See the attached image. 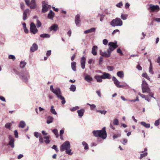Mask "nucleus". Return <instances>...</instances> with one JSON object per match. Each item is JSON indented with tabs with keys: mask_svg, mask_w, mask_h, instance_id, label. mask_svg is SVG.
Masks as SVG:
<instances>
[{
	"mask_svg": "<svg viewBox=\"0 0 160 160\" xmlns=\"http://www.w3.org/2000/svg\"><path fill=\"white\" fill-rule=\"evenodd\" d=\"M14 72L24 82H28V80L30 78L29 73L28 71L25 70L22 71L21 72H19L16 70L14 69Z\"/></svg>",
	"mask_w": 160,
	"mask_h": 160,
	"instance_id": "1",
	"label": "nucleus"
},
{
	"mask_svg": "<svg viewBox=\"0 0 160 160\" xmlns=\"http://www.w3.org/2000/svg\"><path fill=\"white\" fill-rule=\"evenodd\" d=\"M50 89L52 92L56 95L58 99L62 100V104H64L66 103L64 98L62 95V92L59 88H56L54 89L53 85H52L50 86Z\"/></svg>",
	"mask_w": 160,
	"mask_h": 160,
	"instance_id": "2",
	"label": "nucleus"
},
{
	"mask_svg": "<svg viewBox=\"0 0 160 160\" xmlns=\"http://www.w3.org/2000/svg\"><path fill=\"white\" fill-rule=\"evenodd\" d=\"M142 89L143 93L147 92L149 94L151 93V90L148 86V84L144 80H143L142 84Z\"/></svg>",
	"mask_w": 160,
	"mask_h": 160,
	"instance_id": "3",
	"label": "nucleus"
},
{
	"mask_svg": "<svg viewBox=\"0 0 160 160\" xmlns=\"http://www.w3.org/2000/svg\"><path fill=\"white\" fill-rule=\"evenodd\" d=\"M110 25L114 27L116 26H121L122 25V22L120 18H116L111 21Z\"/></svg>",
	"mask_w": 160,
	"mask_h": 160,
	"instance_id": "4",
	"label": "nucleus"
},
{
	"mask_svg": "<svg viewBox=\"0 0 160 160\" xmlns=\"http://www.w3.org/2000/svg\"><path fill=\"white\" fill-rule=\"evenodd\" d=\"M71 146L69 142L66 141L62 144L60 147V150L61 152H63L67 149L68 148H70Z\"/></svg>",
	"mask_w": 160,
	"mask_h": 160,
	"instance_id": "5",
	"label": "nucleus"
},
{
	"mask_svg": "<svg viewBox=\"0 0 160 160\" xmlns=\"http://www.w3.org/2000/svg\"><path fill=\"white\" fill-rule=\"evenodd\" d=\"M42 12L43 13H44L48 11V9L50 8L51 6L48 5L47 2L45 1H43L42 2Z\"/></svg>",
	"mask_w": 160,
	"mask_h": 160,
	"instance_id": "6",
	"label": "nucleus"
},
{
	"mask_svg": "<svg viewBox=\"0 0 160 160\" xmlns=\"http://www.w3.org/2000/svg\"><path fill=\"white\" fill-rule=\"evenodd\" d=\"M149 7L148 9L150 12H158L160 10V8L158 5H154L152 4L149 5Z\"/></svg>",
	"mask_w": 160,
	"mask_h": 160,
	"instance_id": "7",
	"label": "nucleus"
},
{
	"mask_svg": "<svg viewBox=\"0 0 160 160\" xmlns=\"http://www.w3.org/2000/svg\"><path fill=\"white\" fill-rule=\"evenodd\" d=\"M49 135L44 136L42 137V136H40L39 140L40 142L43 143L44 142L46 144H48L50 142Z\"/></svg>",
	"mask_w": 160,
	"mask_h": 160,
	"instance_id": "8",
	"label": "nucleus"
},
{
	"mask_svg": "<svg viewBox=\"0 0 160 160\" xmlns=\"http://www.w3.org/2000/svg\"><path fill=\"white\" fill-rule=\"evenodd\" d=\"M109 48L107 50L111 53L115 48L118 47L117 42H109L108 43Z\"/></svg>",
	"mask_w": 160,
	"mask_h": 160,
	"instance_id": "9",
	"label": "nucleus"
},
{
	"mask_svg": "<svg viewBox=\"0 0 160 160\" xmlns=\"http://www.w3.org/2000/svg\"><path fill=\"white\" fill-rule=\"evenodd\" d=\"M105 127H103L102 130H99V135L98 137L104 139H106L107 137V132L105 130Z\"/></svg>",
	"mask_w": 160,
	"mask_h": 160,
	"instance_id": "10",
	"label": "nucleus"
},
{
	"mask_svg": "<svg viewBox=\"0 0 160 160\" xmlns=\"http://www.w3.org/2000/svg\"><path fill=\"white\" fill-rule=\"evenodd\" d=\"M30 31L33 34H35L38 32V30L33 22L31 23L30 25Z\"/></svg>",
	"mask_w": 160,
	"mask_h": 160,
	"instance_id": "11",
	"label": "nucleus"
},
{
	"mask_svg": "<svg viewBox=\"0 0 160 160\" xmlns=\"http://www.w3.org/2000/svg\"><path fill=\"white\" fill-rule=\"evenodd\" d=\"M112 80L113 82L114 83L115 85L118 88H122L124 87V86L123 85H120V82L114 76L112 77Z\"/></svg>",
	"mask_w": 160,
	"mask_h": 160,
	"instance_id": "12",
	"label": "nucleus"
},
{
	"mask_svg": "<svg viewBox=\"0 0 160 160\" xmlns=\"http://www.w3.org/2000/svg\"><path fill=\"white\" fill-rule=\"evenodd\" d=\"M80 16L79 14H77L75 17V22L77 26H80L81 24Z\"/></svg>",
	"mask_w": 160,
	"mask_h": 160,
	"instance_id": "13",
	"label": "nucleus"
},
{
	"mask_svg": "<svg viewBox=\"0 0 160 160\" xmlns=\"http://www.w3.org/2000/svg\"><path fill=\"white\" fill-rule=\"evenodd\" d=\"M111 53L108 50H107V53L106 52H102L101 50L100 51V54L102 57H104L106 58L109 57L111 55Z\"/></svg>",
	"mask_w": 160,
	"mask_h": 160,
	"instance_id": "14",
	"label": "nucleus"
},
{
	"mask_svg": "<svg viewBox=\"0 0 160 160\" xmlns=\"http://www.w3.org/2000/svg\"><path fill=\"white\" fill-rule=\"evenodd\" d=\"M58 28V25L56 24H52L49 28V29L50 31H53L54 32H56Z\"/></svg>",
	"mask_w": 160,
	"mask_h": 160,
	"instance_id": "15",
	"label": "nucleus"
},
{
	"mask_svg": "<svg viewBox=\"0 0 160 160\" xmlns=\"http://www.w3.org/2000/svg\"><path fill=\"white\" fill-rule=\"evenodd\" d=\"M9 139L10 140L9 144L10 145L12 148H13L14 147V140L13 137L10 135L9 136Z\"/></svg>",
	"mask_w": 160,
	"mask_h": 160,
	"instance_id": "16",
	"label": "nucleus"
},
{
	"mask_svg": "<svg viewBox=\"0 0 160 160\" xmlns=\"http://www.w3.org/2000/svg\"><path fill=\"white\" fill-rule=\"evenodd\" d=\"M102 77L103 79H110L111 78V76L109 73L103 72L102 73Z\"/></svg>",
	"mask_w": 160,
	"mask_h": 160,
	"instance_id": "17",
	"label": "nucleus"
},
{
	"mask_svg": "<svg viewBox=\"0 0 160 160\" xmlns=\"http://www.w3.org/2000/svg\"><path fill=\"white\" fill-rule=\"evenodd\" d=\"M86 62V58L84 57L83 56L81 58V68L82 69H84L85 68V63Z\"/></svg>",
	"mask_w": 160,
	"mask_h": 160,
	"instance_id": "18",
	"label": "nucleus"
},
{
	"mask_svg": "<svg viewBox=\"0 0 160 160\" xmlns=\"http://www.w3.org/2000/svg\"><path fill=\"white\" fill-rule=\"evenodd\" d=\"M31 9H34L36 7L35 0H31L30 2V6H29Z\"/></svg>",
	"mask_w": 160,
	"mask_h": 160,
	"instance_id": "19",
	"label": "nucleus"
},
{
	"mask_svg": "<svg viewBox=\"0 0 160 160\" xmlns=\"http://www.w3.org/2000/svg\"><path fill=\"white\" fill-rule=\"evenodd\" d=\"M38 49V46L35 43H33L32 46L30 48V51L32 52H33L37 50Z\"/></svg>",
	"mask_w": 160,
	"mask_h": 160,
	"instance_id": "20",
	"label": "nucleus"
},
{
	"mask_svg": "<svg viewBox=\"0 0 160 160\" xmlns=\"http://www.w3.org/2000/svg\"><path fill=\"white\" fill-rule=\"evenodd\" d=\"M55 15L54 13L51 10L48 14V18L51 20H52Z\"/></svg>",
	"mask_w": 160,
	"mask_h": 160,
	"instance_id": "21",
	"label": "nucleus"
},
{
	"mask_svg": "<svg viewBox=\"0 0 160 160\" xmlns=\"http://www.w3.org/2000/svg\"><path fill=\"white\" fill-rule=\"evenodd\" d=\"M85 80L89 82H91L92 80V78L90 76L86 74L84 78Z\"/></svg>",
	"mask_w": 160,
	"mask_h": 160,
	"instance_id": "22",
	"label": "nucleus"
},
{
	"mask_svg": "<svg viewBox=\"0 0 160 160\" xmlns=\"http://www.w3.org/2000/svg\"><path fill=\"white\" fill-rule=\"evenodd\" d=\"M94 78L96 80L97 82H101L102 81L101 76L96 75L94 76Z\"/></svg>",
	"mask_w": 160,
	"mask_h": 160,
	"instance_id": "23",
	"label": "nucleus"
},
{
	"mask_svg": "<svg viewBox=\"0 0 160 160\" xmlns=\"http://www.w3.org/2000/svg\"><path fill=\"white\" fill-rule=\"evenodd\" d=\"M98 49V47L97 46H93L92 48V53L94 55H96L97 54V50Z\"/></svg>",
	"mask_w": 160,
	"mask_h": 160,
	"instance_id": "24",
	"label": "nucleus"
},
{
	"mask_svg": "<svg viewBox=\"0 0 160 160\" xmlns=\"http://www.w3.org/2000/svg\"><path fill=\"white\" fill-rule=\"evenodd\" d=\"M84 111L85 110L83 109H81L77 111L79 117L81 118L83 115Z\"/></svg>",
	"mask_w": 160,
	"mask_h": 160,
	"instance_id": "25",
	"label": "nucleus"
},
{
	"mask_svg": "<svg viewBox=\"0 0 160 160\" xmlns=\"http://www.w3.org/2000/svg\"><path fill=\"white\" fill-rule=\"evenodd\" d=\"M95 29L94 28H92L90 29L85 30L84 31V33L87 34L93 32L95 31Z\"/></svg>",
	"mask_w": 160,
	"mask_h": 160,
	"instance_id": "26",
	"label": "nucleus"
},
{
	"mask_svg": "<svg viewBox=\"0 0 160 160\" xmlns=\"http://www.w3.org/2000/svg\"><path fill=\"white\" fill-rule=\"evenodd\" d=\"M117 76L121 78H122L124 77V72L123 71H121L117 72Z\"/></svg>",
	"mask_w": 160,
	"mask_h": 160,
	"instance_id": "27",
	"label": "nucleus"
},
{
	"mask_svg": "<svg viewBox=\"0 0 160 160\" xmlns=\"http://www.w3.org/2000/svg\"><path fill=\"white\" fill-rule=\"evenodd\" d=\"M76 63L75 62H72L71 63V67L72 70L76 72Z\"/></svg>",
	"mask_w": 160,
	"mask_h": 160,
	"instance_id": "28",
	"label": "nucleus"
},
{
	"mask_svg": "<svg viewBox=\"0 0 160 160\" xmlns=\"http://www.w3.org/2000/svg\"><path fill=\"white\" fill-rule=\"evenodd\" d=\"M53 118L50 116H49L47 117V123L48 124H50L53 122Z\"/></svg>",
	"mask_w": 160,
	"mask_h": 160,
	"instance_id": "29",
	"label": "nucleus"
},
{
	"mask_svg": "<svg viewBox=\"0 0 160 160\" xmlns=\"http://www.w3.org/2000/svg\"><path fill=\"white\" fill-rule=\"evenodd\" d=\"M26 125V123L23 121H20L18 125V127L20 128H23Z\"/></svg>",
	"mask_w": 160,
	"mask_h": 160,
	"instance_id": "30",
	"label": "nucleus"
},
{
	"mask_svg": "<svg viewBox=\"0 0 160 160\" xmlns=\"http://www.w3.org/2000/svg\"><path fill=\"white\" fill-rule=\"evenodd\" d=\"M141 125L147 128H148L150 127V124L148 123H146L145 122H141Z\"/></svg>",
	"mask_w": 160,
	"mask_h": 160,
	"instance_id": "31",
	"label": "nucleus"
},
{
	"mask_svg": "<svg viewBox=\"0 0 160 160\" xmlns=\"http://www.w3.org/2000/svg\"><path fill=\"white\" fill-rule=\"evenodd\" d=\"M71 151L72 150L70 149V148H68L65 150V152L66 154L69 155H72L73 154V153Z\"/></svg>",
	"mask_w": 160,
	"mask_h": 160,
	"instance_id": "32",
	"label": "nucleus"
},
{
	"mask_svg": "<svg viewBox=\"0 0 160 160\" xmlns=\"http://www.w3.org/2000/svg\"><path fill=\"white\" fill-rule=\"evenodd\" d=\"M40 36L42 38H48L50 37V36L49 34H47V33H44V34H41L40 35Z\"/></svg>",
	"mask_w": 160,
	"mask_h": 160,
	"instance_id": "33",
	"label": "nucleus"
},
{
	"mask_svg": "<svg viewBox=\"0 0 160 160\" xmlns=\"http://www.w3.org/2000/svg\"><path fill=\"white\" fill-rule=\"evenodd\" d=\"M99 130H94L92 131V133L93 135L95 137H98L99 133Z\"/></svg>",
	"mask_w": 160,
	"mask_h": 160,
	"instance_id": "34",
	"label": "nucleus"
},
{
	"mask_svg": "<svg viewBox=\"0 0 160 160\" xmlns=\"http://www.w3.org/2000/svg\"><path fill=\"white\" fill-rule=\"evenodd\" d=\"M26 64V62H25L24 61H21L20 63V66L21 68H23L25 66Z\"/></svg>",
	"mask_w": 160,
	"mask_h": 160,
	"instance_id": "35",
	"label": "nucleus"
},
{
	"mask_svg": "<svg viewBox=\"0 0 160 160\" xmlns=\"http://www.w3.org/2000/svg\"><path fill=\"white\" fill-rule=\"evenodd\" d=\"M53 108L54 106H51L50 111L53 114L56 115L57 114V113L56 112L55 109H54Z\"/></svg>",
	"mask_w": 160,
	"mask_h": 160,
	"instance_id": "36",
	"label": "nucleus"
},
{
	"mask_svg": "<svg viewBox=\"0 0 160 160\" xmlns=\"http://www.w3.org/2000/svg\"><path fill=\"white\" fill-rule=\"evenodd\" d=\"M52 132L55 134L57 138H58L59 136L58 131L57 129H55L52 130Z\"/></svg>",
	"mask_w": 160,
	"mask_h": 160,
	"instance_id": "37",
	"label": "nucleus"
},
{
	"mask_svg": "<svg viewBox=\"0 0 160 160\" xmlns=\"http://www.w3.org/2000/svg\"><path fill=\"white\" fill-rule=\"evenodd\" d=\"M69 89L71 91L74 92L76 90V87L75 86V85H74L73 84H72L71 86V87Z\"/></svg>",
	"mask_w": 160,
	"mask_h": 160,
	"instance_id": "38",
	"label": "nucleus"
},
{
	"mask_svg": "<svg viewBox=\"0 0 160 160\" xmlns=\"http://www.w3.org/2000/svg\"><path fill=\"white\" fill-rule=\"evenodd\" d=\"M142 77H144L147 79H148V80L150 81V78H149L147 73H143L142 75Z\"/></svg>",
	"mask_w": 160,
	"mask_h": 160,
	"instance_id": "39",
	"label": "nucleus"
},
{
	"mask_svg": "<svg viewBox=\"0 0 160 160\" xmlns=\"http://www.w3.org/2000/svg\"><path fill=\"white\" fill-rule=\"evenodd\" d=\"M149 71L150 73L152 74H153V72L152 71V63H151V65H150Z\"/></svg>",
	"mask_w": 160,
	"mask_h": 160,
	"instance_id": "40",
	"label": "nucleus"
},
{
	"mask_svg": "<svg viewBox=\"0 0 160 160\" xmlns=\"http://www.w3.org/2000/svg\"><path fill=\"white\" fill-rule=\"evenodd\" d=\"M128 15L127 14H122L121 15V18L123 20H126L127 19Z\"/></svg>",
	"mask_w": 160,
	"mask_h": 160,
	"instance_id": "41",
	"label": "nucleus"
},
{
	"mask_svg": "<svg viewBox=\"0 0 160 160\" xmlns=\"http://www.w3.org/2000/svg\"><path fill=\"white\" fill-rule=\"evenodd\" d=\"M79 108L78 106H76L75 107L70 108V110L72 112H74Z\"/></svg>",
	"mask_w": 160,
	"mask_h": 160,
	"instance_id": "42",
	"label": "nucleus"
},
{
	"mask_svg": "<svg viewBox=\"0 0 160 160\" xmlns=\"http://www.w3.org/2000/svg\"><path fill=\"white\" fill-rule=\"evenodd\" d=\"M82 144L84 146V149L85 150L88 149V147L87 144L85 142H82Z\"/></svg>",
	"mask_w": 160,
	"mask_h": 160,
	"instance_id": "43",
	"label": "nucleus"
},
{
	"mask_svg": "<svg viewBox=\"0 0 160 160\" xmlns=\"http://www.w3.org/2000/svg\"><path fill=\"white\" fill-rule=\"evenodd\" d=\"M147 152H145L143 153H142L140 154V159H141L143 157L146 156L147 155Z\"/></svg>",
	"mask_w": 160,
	"mask_h": 160,
	"instance_id": "44",
	"label": "nucleus"
},
{
	"mask_svg": "<svg viewBox=\"0 0 160 160\" xmlns=\"http://www.w3.org/2000/svg\"><path fill=\"white\" fill-rule=\"evenodd\" d=\"M96 112H100L101 114H103L104 115H105L107 112V111H105V110L102 111V110H97L96 111Z\"/></svg>",
	"mask_w": 160,
	"mask_h": 160,
	"instance_id": "45",
	"label": "nucleus"
},
{
	"mask_svg": "<svg viewBox=\"0 0 160 160\" xmlns=\"http://www.w3.org/2000/svg\"><path fill=\"white\" fill-rule=\"evenodd\" d=\"M100 17V21L101 22H102L103 19L104 18V17L105 16L102 14H99L98 16H97V17Z\"/></svg>",
	"mask_w": 160,
	"mask_h": 160,
	"instance_id": "46",
	"label": "nucleus"
},
{
	"mask_svg": "<svg viewBox=\"0 0 160 160\" xmlns=\"http://www.w3.org/2000/svg\"><path fill=\"white\" fill-rule=\"evenodd\" d=\"M123 4L122 2H120L116 5L117 7L119 8H121Z\"/></svg>",
	"mask_w": 160,
	"mask_h": 160,
	"instance_id": "47",
	"label": "nucleus"
},
{
	"mask_svg": "<svg viewBox=\"0 0 160 160\" xmlns=\"http://www.w3.org/2000/svg\"><path fill=\"white\" fill-rule=\"evenodd\" d=\"M107 68L109 71H112L114 69V67L112 66H107Z\"/></svg>",
	"mask_w": 160,
	"mask_h": 160,
	"instance_id": "48",
	"label": "nucleus"
},
{
	"mask_svg": "<svg viewBox=\"0 0 160 160\" xmlns=\"http://www.w3.org/2000/svg\"><path fill=\"white\" fill-rule=\"evenodd\" d=\"M8 58L9 59H12L13 61H14L16 59V58L14 55H10L8 56Z\"/></svg>",
	"mask_w": 160,
	"mask_h": 160,
	"instance_id": "49",
	"label": "nucleus"
},
{
	"mask_svg": "<svg viewBox=\"0 0 160 160\" xmlns=\"http://www.w3.org/2000/svg\"><path fill=\"white\" fill-rule=\"evenodd\" d=\"M12 125V123H6L5 126L6 128H9Z\"/></svg>",
	"mask_w": 160,
	"mask_h": 160,
	"instance_id": "50",
	"label": "nucleus"
},
{
	"mask_svg": "<svg viewBox=\"0 0 160 160\" xmlns=\"http://www.w3.org/2000/svg\"><path fill=\"white\" fill-rule=\"evenodd\" d=\"M113 124L115 125L118 124V120L117 119H115L113 120Z\"/></svg>",
	"mask_w": 160,
	"mask_h": 160,
	"instance_id": "51",
	"label": "nucleus"
},
{
	"mask_svg": "<svg viewBox=\"0 0 160 160\" xmlns=\"http://www.w3.org/2000/svg\"><path fill=\"white\" fill-rule=\"evenodd\" d=\"M36 25L37 28H39L40 27L41 25V22L39 20H37Z\"/></svg>",
	"mask_w": 160,
	"mask_h": 160,
	"instance_id": "52",
	"label": "nucleus"
},
{
	"mask_svg": "<svg viewBox=\"0 0 160 160\" xmlns=\"http://www.w3.org/2000/svg\"><path fill=\"white\" fill-rule=\"evenodd\" d=\"M121 136V134H114L113 136V139H116L120 137Z\"/></svg>",
	"mask_w": 160,
	"mask_h": 160,
	"instance_id": "53",
	"label": "nucleus"
},
{
	"mask_svg": "<svg viewBox=\"0 0 160 160\" xmlns=\"http://www.w3.org/2000/svg\"><path fill=\"white\" fill-rule=\"evenodd\" d=\"M34 134V136L37 138L39 137L40 136H41L40 133H39L38 132H35Z\"/></svg>",
	"mask_w": 160,
	"mask_h": 160,
	"instance_id": "54",
	"label": "nucleus"
},
{
	"mask_svg": "<svg viewBox=\"0 0 160 160\" xmlns=\"http://www.w3.org/2000/svg\"><path fill=\"white\" fill-rule=\"evenodd\" d=\"M122 143L124 145H125L128 142V139L125 138H123L122 139Z\"/></svg>",
	"mask_w": 160,
	"mask_h": 160,
	"instance_id": "55",
	"label": "nucleus"
},
{
	"mask_svg": "<svg viewBox=\"0 0 160 160\" xmlns=\"http://www.w3.org/2000/svg\"><path fill=\"white\" fill-rule=\"evenodd\" d=\"M52 149H54L56 152H58V149L57 148V146L56 145H53V146L52 147Z\"/></svg>",
	"mask_w": 160,
	"mask_h": 160,
	"instance_id": "56",
	"label": "nucleus"
},
{
	"mask_svg": "<svg viewBox=\"0 0 160 160\" xmlns=\"http://www.w3.org/2000/svg\"><path fill=\"white\" fill-rule=\"evenodd\" d=\"M160 124V121L158 119L156 120L154 123V125L155 126H158Z\"/></svg>",
	"mask_w": 160,
	"mask_h": 160,
	"instance_id": "57",
	"label": "nucleus"
},
{
	"mask_svg": "<svg viewBox=\"0 0 160 160\" xmlns=\"http://www.w3.org/2000/svg\"><path fill=\"white\" fill-rule=\"evenodd\" d=\"M103 43L105 45H107L108 42V40L106 39H104L102 41Z\"/></svg>",
	"mask_w": 160,
	"mask_h": 160,
	"instance_id": "58",
	"label": "nucleus"
},
{
	"mask_svg": "<svg viewBox=\"0 0 160 160\" xmlns=\"http://www.w3.org/2000/svg\"><path fill=\"white\" fill-rule=\"evenodd\" d=\"M64 132V129H61L60 131V137H62Z\"/></svg>",
	"mask_w": 160,
	"mask_h": 160,
	"instance_id": "59",
	"label": "nucleus"
},
{
	"mask_svg": "<svg viewBox=\"0 0 160 160\" xmlns=\"http://www.w3.org/2000/svg\"><path fill=\"white\" fill-rule=\"evenodd\" d=\"M14 133L15 137L16 138H18V133L17 130H15L14 131Z\"/></svg>",
	"mask_w": 160,
	"mask_h": 160,
	"instance_id": "60",
	"label": "nucleus"
},
{
	"mask_svg": "<svg viewBox=\"0 0 160 160\" xmlns=\"http://www.w3.org/2000/svg\"><path fill=\"white\" fill-rule=\"evenodd\" d=\"M117 52L118 53L120 54L121 55H123V54L122 52V51L120 48H118L117 49Z\"/></svg>",
	"mask_w": 160,
	"mask_h": 160,
	"instance_id": "61",
	"label": "nucleus"
},
{
	"mask_svg": "<svg viewBox=\"0 0 160 160\" xmlns=\"http://www.w3.org/2000/svg\"><path fill=\"white\" fill-rule=\"evenodd\" d=\"M145 99L148 102H149L151 101V99L149 98V96L148 95L146 96Z\"/></svg>",
	"mask_w": 160,
	"mask_h": 160,
	"instance_id": "62",
	"label": "nucleus"
},
{
	"mask_svg": "<svg viewBox=\"0 0 160 160\" xmlns=\"http://www.w3.org/2000/svg\"><path fill=\"white\" fill-rule=\"evenodd\" d=\"M103 60V58L102 57H100L99 58V64H102V62Z\"/></svg>",
	"mask_w": 160,
	"mask_h": 160,
	"instance_id": "63",
	"label": "nucleus"
},
{
	"mask_svg": "<svg viewBox=\"0 0 160 160\" xmlns=\"http://www.w3.org/2000/svg\"><path fill=\"white\" fill-rule=\"evenodd\" d=\"M27 14H25V13H23V19L24 20H25L26 19L27 17Z\"/></svg>",
	"mask_w": 160,
	"mask_h": 160,
	"instance_id": "64",
	"label": "nucleus"
}]
</instances>
